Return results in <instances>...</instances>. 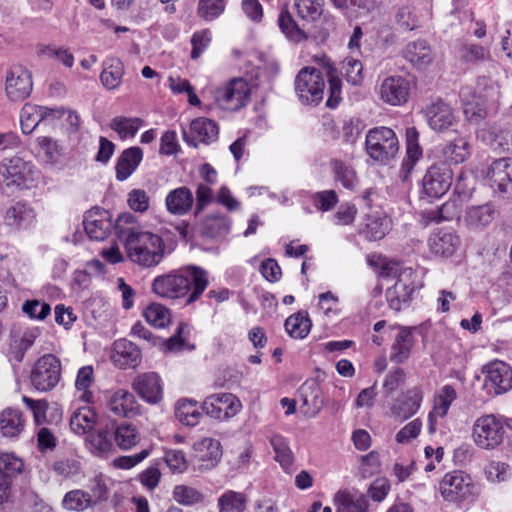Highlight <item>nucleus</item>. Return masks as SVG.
<instances>
[{"label": "nucleus", "mask_w": 512, "mask_h": 512, "mask_svg": "<svg viewBox=\"0 0 512 512\" xmlns=\"http://www.w3.org/2000/svg\"><path fill=\"white\" fill-rule=\"evenodd\" d=\"M411 82L400 75L388 76L379 85L380 99L391 106H401L408 102Z\"/></svg>", "instance_id": "obj_13"}, {"label": "nucleus", "mask_w": 512, "mask_h": 512, "mask_svg": "<svg viewBox=\"0 0 512 512\" xmlns=\"http://www.w3.org/2000/svg\"><path fill=\"white\" fill-rule=\"evenodd\" d=\"M486 185L494 192H512V159H496L490 165Z\"/></svg>", "instance_id": "obj_19"}, {"label": "nucleus", "mask_w": 512, "mask_h": 512, "mask_svg": "<svg viewBox=\"0 0 512 512\" xmlns=\"http://www.w3.org/2000/svg\"><path fill=\"white\" fill-rule=\"evenodd\" d=\"M457 398L456 390L451 385H444L435 399L434 412L444 417L447 415L452 402Z\"/></svg>", "instance_id": "obj_59"}, {"label": "nucleus", "mask_w": 512, "mask_h": 512, "mask_svg": "<svg viewBox=\"0 0 512 512\" xmlns=\"http://www.w3.org/2000/svg\"><path fill=\"white\" fill-rule=\"evenodd\" d=\"M443 195L444 194H419L417 205L425 225L453 219L457 214V205L454 201L436 204L435 208L429 207V205L434 204L435 201H439Z\"/></svg>", "instance_id": "obj_9"}, {"label": "nucleus", "mask_w": 512, "mask_h": 512, "mask_svg": "<svg viewBox=\"0 0 512 512\" xmlns=\"http://www.w3.org/2000/svg\"><path fill=\"white\" fill-rule=\"evenodd\" d=\"M95 503L88 492L80 489L67 492L62 501L65 509L77 512L84 511Z\"/></svg>", "instance_id": "obj_47"}, {"label": "nucleus", "mask_w": 512, "mask_h": 512, "mask_svg": "<svg viewBox=\"0 0 512 512\" xmlns=\"http://www.w3.org/2000/svg\"><path fill=\"white\" fill-rule=\"evenodd\" d=\"M505 434L504 420L494 414L479 417L473 425V440L481 449L492 450L498 447L503 442Z\"/></svg>", "instance_id": "obj_5"}, {"label": "nucleus", "mask_w": 512, "mask_h": 512, "mask_svg": "<svg viewBox=\"0 0 512 512\" xmlns=\"http://www.w3.org/2000/svg\"><path fill=\"white\" fill-rule=\"evenodd\" d=\"M403 57L418 69H424L433 62V52L425 40L409 42L402 51Z\"/></svg>", "instance_id": "obj_28"}, {"label": "nucleus", "mask_w": 512, "mask_h": 512, "mask_svg": "<svg viewBox=\"0 0 512 512\" xmlns=\"http://www.w3.org/2000/svg\"><path fill=\"white\" fill-rule=\"evenodd\" d=\"M133 389L147 403L157 404L163 398V386L160 376L155 372L138 375L133 383Z\"/></svg>", "instance_id": "obj_21"}, {"label": "nucleus", "mask_w": 512, "mask_h": 512, "mask_svg": "<svg viewBox=\"0 0 512 512\" xmlns=\"http://www.w3.org/2000/svg\"><path fill=\"white\" fill-rule=\"evenodd\" d=\"M389 224L390 221L387 217L369 216L365 229L366 237L373 241L382 239L389 230Z\"/></svg>", "instance_id": "obj_56"}, {"label": "nucleus", "mask_w": 512, "mask_h": 512, "mask_svg": "<svg viewBox=\"0 0 512 512\" xmlns=\"http://www.w3.org/2000/svg\"><path fill=\"white\" fill-rule=\"evenodd\" d=\"M336 512H368L369 500L365 495L354 497L347 491H338L334 496Z\"/></svg>", "instance_id": "obj_38"}, {"label": "nucleus", "mask_w": 512, "mask_h": 512, "mask_svg": "<svg viewBox=\"0 0 512 512\" xmlns=\"http://www.w3.org/2000/svg\"><path fill=\"white\" fill-rule=\"evenodd\" d=\"M321 0H295V8L298 16L306 21L317 20L321 13Z\"/></svg>", "instance_id": "obj_60"}, {"label": "nucleus", "mask_w": 512, "mask_h": 512, "mask_svg": "<svg viewBox=\"0 0 512 512\" xmlns=\"http://www.w3.org/2000/svg\"><path fill=\"white\" fill-rule=\"evenodd\" d=\"M61 362L53 354H45L34 364L30 373L31 385L39 392L53 390L61 379Z\"/></svg>", "instance_id": "obj_7"}, {"label": "nucleus", "mask_w": 512, "mask_h": 512, "mask_svg": "<svg viewBox=\"0 0 512 512\" xmlns=\"http://www.w3.org/2000/svg\"><path fill=\"white\" fill-rule=\"evenodd\" d=\"M30 166L20 157L5 158L0 162V175L8 188L31 189L28 184Z\"/></svg>", "instance_id": "obj_15"}, {"label": "nucleus", "mask_w": 512, "mask_h": 512, "mask_svg": "<svg viewBox=\"0 0 512 512\" xmlns=\"http://www.w3.org/2000/svg\"><path fill=\"white\" fill-rule=\"evenodd\" d=\"M225 9L224 0H199L197 14L206 21L217 18Z\"/></svg>", "instance_id": "obj_61"}, {"label": "nucleus", "mask_w": 512, "mask_h": 512, "mask_svg": "<svg viewBox=\"0 0 512 512\" xmlns=\"http://www.w3.org/2000/svg\"><path fill=\"white\" fill-rule=\"evenodd\" d=\"M111 359L115 366L126 369L137 367L142 359L141 350L133 342L121 338L114 342Z\"/></svg>", "instance_id": "obj_24"}, {"label": "nucleus", "mask_w": 512, "mask_h": 512, "mask_svg": "<svg viewBox=\"0 0 512 512\" xmlns=\"http://www.w3.org/2000/svg\"><path fill=\"white\" fill-rule=\"evenodd\" d=\"M146 321L157 328H163L170 322V311L159 303L150 304L143 313Z\"/></svg>", "instance_id": "obj_54"}, {"label": "nucleus", "mask_w": 512, "mask_h": 512, "mask_svg": "<svg viewBox=\"0 0 512 512\" xmlns=\"http://www.w3.org/2000/svg\"><path fill=\"white\" fill-rule=\"evenodd\" d=\"M284 327L290 337L304 339L311 330L312 322L306 311H299L286 319Z\"/></svg>", "instance_id": "obj_40"}, {"label": "nucleus", "mask_w": 512, "mask_h": 512, "mask_svg": "<svg viewBox=\"0 0 512 512\" xmlns=\"http://www.w3.org/2000/svg\"><path fill=\"white\" fill-rule=\"evenodd\" d=\"M30 72L22 66H13L6 76V94L11 101H23L32 91Z\"/></svg>", "instance_id": "obj_18"}, {"label": "nucleus", "mask_w": 512, "mask_h": 512, "mask_svg": "<svg viewBox=\"0 0 512 512\" xmlns=\"http://www.w3.org/2000/svg\"><path fill=\"white\" fill-rule=\"evenodd\" d=\"M412 276L411 269L403 271L398 275L395 284L386 290V299L391 309L400 311L410 305L416 290Z\"/></svg>", "instance_id": "obj_12"}, {"label": "nucleus", "mask_w": 512, "mask_h": 512, "mask_svg": "<svg viewBox=\"0 0 512 512\" xmlns=\"http://www.w3.org/2000/svg\"><path fill=\"white\" fill-rule=\"evenodd\" d=\"M22 310L32 319L43 320L50 314L51 307L46 302L27 300L24 302Z\"/></svg>", "instance_id": "obj_63"}, {"label": "nucleus", "mask_w": 512, "mask_h": 512, "mask_svg": "<svg viewBox=\"0 0 512 512\" xmlns=\"http://www.w3.org/2000/svg\"><path fill=\"white\" fill-rule=\"evenodd\" d=\"M128 258L143 267L158 265L164 257V242L160 236L148 231L125 232L120 230Z\"/></svg>", "instance_id": "obj_3"}, {"label": "nucleus", "mask_w": 512, "mask_h": 512, "mask_svg": "<svg viewBox=\"0 0 512 512\" xmlns=\"http://www.w3.org/2000/svg\"><path fill=\"white\" fill-rule=\"evenodd\" d=\"M219 512H243L246 508V497L240 492L228 490L218 498Z\"/></svg>", "instance_id": "obj_50"}, {"label": "nucleus", "mask_w": 512, "mask_h": 512, "mask_svg": "<svg viewBox=\"0 0 512 512\" xmlns=\"http://www.w3.org/2000/svg\"><path fill=\"white\" fill-rule=\"evenodd\" d=\"M415 345V337L411 328L401 327L395 335L391 346L390 361L395 364L405 363Z\"/></svg>", "instance_id": "obj_26"}, {"label": "nucleus", "mask_w": 512, "mask_h": 512, "mask_svg": "<svg viewBox=\"0 0 512 512\" xmlns=\"http://www.w3.org/2000/svg\"><path fill=\"white\" fill-rule=\"evenodd\" d=\"M477 105L495 104L500 97V87L496 81L487 76L477 78L474 88Z\"/></svg>", "instance_id": "obj_37"}, {"label": "nucleus", "mask_w": 512, "mask_h": 512, "mask_svg": "<svg viewBox=\"0 0 512 512\" xmlns=\"http://www.w3.org/2000/svg\"><path fill=\"white\" fill-rule=\"evenodd\" d=\"M419 132L415 127H409L406 129V159L403 160L400 177L406 180L414 168L416 162L422 156V148L419 143Z\"/></svg>", "instance_id": "obj_30"}, {"label": "nucleus", "mask_w": 512, "mask_h": 512, "mask_svg": "<svg viewBox=\"0 0 512 512\" xmlns=\"http://www.w3.org/2000/svg\"><path fill=\"white\" fill-rule=\"evenodd\" d=\"M496 210L491 203L472 206L467 209L464 221L471 229H480L489 225L495 217Z\"/></svg>", "instance_id": "obj_36"}, {"label": "nucleus", "mask_w": 512, "mask_h": 512, "mask_svg": "<svg viewBox=\"0 0 512 512\" xmlns=\"http://www.w3.org/2000/svg\"><path fill=\"white\" fill-rule=\"evenodd\" d=\"M83 226L89 239L94 241L105 240L114 230L109 211L99 207H93L85 213Z\"/></svg>", "instance_id": "obj_14"}, {"label": "nucleus", "mask_w": 512, "mask_h": 512, "mask_svg": "<svg viewBox=\"0 0 512 512\" xmlns=\"http://www.w3.org/2000/svg\"><path fill=\"white\" fill-rule=\"evenodd\" d=\"M23 462L12 454H0V504L8 499L14 478L23 470Z\"/></svg>", "instance_id": "obj_23"}, {"label": "nucleus", "mask_w": 512, "mask_h": 512, "mask_svg": "<svg viewBox=\"0 0 512 512\" xmlns=\"http://www.w3.org/2000/svg\"><path fill=\"white\" fill-rule=\"evenodd\" d=\"M218 134L219 128L215 121L199 117L191 122L190 135L185 130L183 131V139L187 144L197 147L198 142L204 144L214 142L218 138Z\"/></svg>", "instance_id": "obj_22"}, {"label": "nucleus", "mask_w": 512, "mask_h": 512, "mask_svg": "<svg viewBox=\"0 0 512 512\" xmlns=\"http://www.w3.org/2000/svg\"><path fill=\"white\" fill-rule=\"evenodd\" d=\"M114 440L122 450H129L140 441V434L137 428L129 423H122L112 426Z\"/></svg>", "instance_id": "obj_42"}, {"label": "nucleus", "mask_w": 512, "mask_h": 512, "mask_svg": "<svg viewBox=\"0 0 512 512\" xmlns=\"http://www.w3.org/2000/svg\"><path fill=\"white\" fill-rule=\"evenodd\" d=\"M443 157L450 164L465 162L471 154V145L466 137L458 136L447 142L442 149Z\"/></svg>", "instance_id": "obj_34"}, {"label": "nucleus", "mask_w": 512, "mask_h": 512, "mask_svg": "<svg viewBox=\"0 0 512 512\" xmlns=\"http://www.w3.org/2000/svg\"><path fill=\"white\" fill-rule=\"evenodd\" d=\"M242 408L240 400L232 393H216L205 398L201 405L202 412L217 419L234 417Z\"/></svg>", "instance_id": "obj_10"}, {"label": "nucleus", "mask_w": 512, "mask_h": 512, "mask_svg": "<svg viewBox=\"0 0 512 512\" xmlns=\"http://www.w3.org/2000/svg\"><path fill=\"white\" fill-rule=\"evenodd\" d=\"M423 113L429 127L436 132H445L457 122L453 108L442 99L427 104Z\"/></svg>", "instance_id": "obj_16"}, {"label": "nucleus", "mask_w": 512, "mask_h": 512, "mask_svg": "<svg viewBox=\"0 0 512 512\" xmlns=\"http://www.w3.org/2000/svg\"><path fill=\"white\" fill-rule=\"evenodd\" d=\"M439 489L445 500L462 501L471 494V478L462 471L447 473L440 482Z\"/></svg>", "instance_id": "obj_17"}, {"label": "nucleus", "mask_w": 512, "mask_h": 512, "mask_svg": "<svg viewBox=\"0 0 512 512\" xmlns=\"http://www.w3.org/2000/svg\"><path fill=\"white\" fill-rule=\"evenodd\" d=\"M172 496L176 502L184 506H192L203 500L201 492L187 485H176L173 489Z\"/></svg>", "instance_id": "obj_57"}, {"label": "nucleus", "mask_w": 512, "mask_h": 512, "mask_svg": "<svg viewBox=\"0 0 512 512\" xmlns=\"http://www.w3.org/2000/svg\"><path fill=\"white\" fill-rule=\"evenodd\" d=\"M331 165L335 174L336 182H340L344 189L353 190L355 188L357 178L352 167L340 160H333Z\"/></svg>", "instance_id": "obj_55"}, {"label": "nucleus", "mask_w": 512, "mask_h": 512, "mask_svg": "<svg viewBox=\"0 0 512 512\" xmlns=\"http://www.w3.org/2000/svg\"><path fill=\"white\" fill-rule=\"evenodd\" d=\"M281 32L290 40L299 43L307 39L305 32L299 27L289 11L283 8L277 19Z\"/></svg>", "instance_id": "obj_43"}, {"label": "nucleus", "mask_w": 512, "mask_h": 512, "mask_svg": "<svg viewBox=\"0 0 512 512\" xmlns=\"http://www.w3.org/2000/svg\"><path fill=\"white\" fill-rule=\"evenodd\" d=\"M429 251L440 259H448L461 248L460 236L451 228H438L434 230L427 241Z\"/></svg>", "instance_id": "obj_11"}, {"label": "nucleus", "mask_w": 512, "mask_h": 512, "mask_svg": "<svg viewBox=\"0 0 512 512\" xmlns=\"http://www.w3.org/2000/svg\"><path fill=\"white\" fill-rule=\"evenodd\" d=\"M35 339L36 335L33 332H26L22 337L13 340L9 350L10 360L20 363L27 350L34 344Z\"/></svg>", "instance_id": "obj_58"}, {"label": "nucleus", "mask_w": 512, "mask_h": 512, "mask_svg": "<svg viewBox=\"0 0 512 512\" xmlns=\"http://www.w3.org/2000/svg\"><path fill=\"white\" fill-rule=\"evenodd\" d=\"M270 443L275 452V460L285 471H288L293 464L294 455L287 439L281 435H274L271 437Z\"/></svg>", "instance_id": "obj_46"}, {"label": "nucleus", "mask_w": 512, "mask_h": 512, "mask_svg": "<svg viewBox=\"0 0 512 512\" xmlns=\"http://www.w3.org/2000/svg\"><path fill=\"white\" fill-rule=\"evenodd\" d=\"M423 396L419 388L414 387L393 404L391 414L400 420H406L417 413L421 406Z\"/></svg>", "instance_id": "obj_25"}, {"label": "nucleus", "mask_w": 512, "mask_h": 512, "mask_svg": "<svg viewBox=\"0 0 512 512\" xmlns=\"http://www.w3.org/2000/svg\"><path fill=\"white\" fill-rule=\"evenodd\" d=\"M24 429V419L18 409L7 408L0 414V431L3 436L17 437Z\"/></svg>", "instance_id": "obj_39"}, {"label": "nucleus", "mask_w": 512, "mask_h": 512, "mask_svg": "<svg viewBox=\"0 0 512 512\" xmlns=\"http://www.w3.org/2000/svg\"><path fill=\"white\" fill-rule=\"evenodd\" d=\"M452 185V172L448 168L432 166L423 178V192H448Z\"/></svg>", "instance_id": "obj_29"}, {"label": "nucleus", "mask_w": 512, "mask_h": 512, "mask_svg": "<svg viewBox=\"0 0 512 512\" xmlns=\"http://www.w3.org/2000/svg\"><path fill=\"white\" fill-rule=\"evenodd\" d=\"M94 381V372L92 366H83L78 370L75 387L78 391H82L80 399L86 403L93 402V393L89 387Z\"/></svg>", "instance_id": "obj_52"}, {"label": "nucleus", "mask_w": 512, "mask_h": 512, "mask_svg": "<svg viewBox=\"0 0 512 512\" xmlns=\"http://www.w3.org/2000/svg\"><path fill=\"white\" fill-rule=\"evenodd\" d=\"M37 448L41 453L52 452L57 446L58 440L51 429L41 427L36 433Z\"/></svg>", "instance_id": "obj_64"}, {"label": "nucleus", "mask_w": 512, "mask_h": 512, "mask_svg": "<svg viewBox=\"0 0 512 512\" xmlns=\"http://www.w3.org/2000/svg\"><path fill=\"white\" fill-rule=\"evenodd\" d=\"M123 76L124 64L119 58L110 57L103 62L100 80L105 88L109 90L118 88L122 82Z\"/></svg>", "instance_id": "obj_35"}, {"label": "nucleus", "mask_w": 512, "mask_h": 512, "mask_svg": "<svg viewBox=\"0 0 512 512\" xmlns=\"http://www.w3.org/2000/svg\"><path fill=\"white\" fill-rule=\"evenodd\" d=\"M175 417L184 425L194 427L199 424L202 412L199 411L197 401L183 398L177 401Z\"/></svg>", "instance_id": "obj_41"}, {"label": "nucleus", "mask_w": 512, "mask_h": 512, "mask_svg": "<svg viewBox=\"0 0 512 512\" xmlns=\"http://www.w3.org/2000/svg\"><path fill=\"white\" fill-rule=\"evenodd\" d=\"M365 147L367 154L373 160L385 164L398 153L399 142L391 128L380 126L368 131Z\"/></svg>", "instance_id": "obj_4"}, {"label": "nucleus", "mask_w": 512, "mask_h": 512, "mask_svg": "<svg viewBox=\"0 0 512 512\" xmlns=\"http://www.w3.org/2000/svg\"><path fill=\"white\" fill-rule=\"evenodd\" d=\"M96 421V412L88 406H83L73 412L69 425L74 434L87 436L93 431Z\"/></svg>", "instance_id": "obj_33"}, {"label": "nucleus", "mask_w": 512, "mask_h": 512, "mask_svg": "<svg viewBox=\"0 0 512 512\" xmlns=\"http://www.w3.org/2000/svg\"><path fill=\"white\" fill-rule=\"evenodd\" d=\"M112 429L108 427L92 431L86 436V441L90 444L93 452L96 454L107 453L112 449L111 441Z\"/></svg>", "instance_id": "obj_51"}, {"label": "nucleus", "mask_w": 512, "mask_h": 512, "mask_svg": "<svg viewBox=\"0 0 512 512\" xmlns=\"http://www.w3.org/2000/svg\"><path fill=\"white\" fill-rule=\"evenodd\" d=\"M460 56L466 62L485 61L490 58V51L479 44L468 43L462 46Z\"/></svg>", "instance_id": "obj_62"}, {"label": "nucleus", "mask_w": 512, "mask_h": 512, "mask_svg": "<svg viewBox=\"0 0 512 512\" xmlns=\"http://www.w3.org/2000/svg\"><path fill=\"white\" fill-rule=\"evenodd\" d=\"M208 285V271L200 266L187 265L157 276L153 280L152 291L162 298H186V305H190L200 298Z\"/></svg>", "instance_id": "obj_2"}, {"label": "nucleus", "mask_w": 512, "mask_h": 512, "mask_svg": "<svg viewBox=\"0 0 512 512\" xmlns=\"http://www.w3.org/2000/svg\"><path fill=\"white\" fill-rule=\"evenodd\" d=\"M482 389L490 397L503 395L512 389V367L501 360H493L481 368Z\"/></svg>", "instance_id": "obj_6"}, {"label": "nucleus", "mask_w": 512, "mask_h": 512, "mask_svg": "<svg viewBox=\"0 0 512 512\" xmlns=\"http://www.w3.org/2000/svg\"><path fill=\"white\" fill-rule=\"evenodd\" d=\"M34 218V210L25 203L17 202L10 206L5 213V224L11 227H18L30 222Z\"/></svg>", "instance_id": "obj_45"}, {"label": "nucleus", "mask_w": 512, "mask_h": 512, "mask_svg": "<svg viewBox=\"0 0 512 512\" xmlns=\"http://www.w3.org/2000/svg\"><path fill=\"white\" fill-rule=\"evenodd\" d=\"M142 159L143 151L140 147L134 146L122 151L115 166L116 179L126 180L137 169Z\"/></svg>", "instance_id": "obj_31"}, {"label": "nucleus", "mask_w": 512, "mask_h": 512, "mask_svg": "<svg viewBox=\"0 0 512 512\" xmlns=\"http://www.w3.org/2000/svg\"><path fill=\"white\" fill-rule=\"evenodd\" d=\"M230 226V219L225 216H209L203 223V234L209 238H221L229 233Z\"/></svg>", "instance_id": "obj_48"}, {"label": "nucleus", "mask_w": 512, "mask_h": 512, "mask_svg": "<svg viewBox=\"0 0 512 512\" xmlns=\"http://www.w3.org/2000/svg\"><path fill=\"white\" fill-rule=\"evenodd\" d=\"M249 95V84L243 78H233L213 92L215 103L227 111H237L244 107Z\"/></svg>", "instance_id": "obj_8"}, {"label": "nucleus", "mask_w": 512, "mask_h": 512, "mask_svg": "<svg viewBox=\"0 0 512 512\" xmlns=\"http://www.w3.org/2000/svg\"><path fill=\"white\" fill-rule=\"evenodd\" d=\"M194 194H167L165 204L169 213L182 216L194 205Z\"/></svg>", "instance_id": "obj_49"}, {"label": "nucleus", "mask_w": 512, "mask_h": 512, "mask_svg": "<svg viewBox=\"0 0 512 512\" xmlns=\"http://www.w3.org/2000/svg\"><path fill=\"white\" fill-rule=\"evenodd\" d=\"M200 446L205 449L201 450L200 454L197 455L199 461L202 462L201 466L205 469H211L215 467L222 457L221 444L218 440L212 438H205Z\"/></svg>", "instance_id": "obj_44"}, {"label": "nucleus", "mask_w": 512, "mask_h": 512, "mask_svg": "<svg viewBox=\"0 0 512 512\" xmlns=\"http://www.w3.org/2000/svg\"><path fill=\"white\" fill-rule=\"evenodd\" d=\"M109 408L117 416L131 417L138 413L139 406L131 392L119 389L110 397Z\"/></svg>", "instance_id": "obj_32"}, {"label": "nucleus", "mask_w": 512, "mask_h": 512, "mask_svg": "<svg viewBox=\"0 0 512 512\" xmlns=\"http://www.w3.org/2000/svg\"><path fill=\"white\" fill-rule=\"evenodd\" d=\"M313 61L318 68L304 67L295 78V91L299 100L304 104L318 105L323 100L327 78L329 97L326 105L335 108L341 100L342 87L337 69L326 55L315 56Z\"/></svg>", "instance_id": "obj_1"}, {"label": "nucleus", "mask_w": 512, "mask_h": 512, "mask_svg": "<svg viewBox=\"0 0 512 512\" xmlns=\"http://www.w3.org/2000/svg\"><path fill=\"white\" fill-rule=\"evenodd\" d=\"M300 411L306 417H315L324 405L320 385L314 379L306 380L299 388Z\"/></svg>", "instance_id": "obj_20"}, {"label": "nucleus", "mask_w": 512, "mask_h": 512, "mask_svg": "<svg viewBox=\"0 0 512 512\" xmlns=\"http://www.w3.org/2000/svg\"><path fill=\"white\" fill-rule=\"evenodd\" d=\"M477 135L493 150L504 153L512 152V130L510 129L493 126L481 129Z\"/></svg>", "instance_id": "obj_27"}, {"label": "nucleus", "mask_w": 512, "mask_h": 512, "mask_svg": "<svg viewBox=\"0 0 512 512\" xmlns=\"http://www.w3.org/2000/svg\"><path fill=\"white\" fill-rule=\"evenodd\" d=\"M142 124L143 121L140 118L117 116L112 119L110 127L116 131L121 138H126L134 137Z\"/></svg>", "instance_id": "obj_53"}]
</instances>
